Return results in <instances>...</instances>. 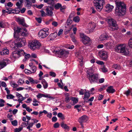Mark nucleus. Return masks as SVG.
<instances>
[{
    "mask_svg": "<svg viewBox=\"0 0 132 132\" xmlns=\"http://www.w3.org/2000/svg\"><path fill=\"white\" fill-rule=\"evenodd\" d=\"M96 69L94 66H92L88 68L86 72L87 77L91 84L98 83L99 75L94 73Z\"/></svg>",
    "mask_w": 132,
    "mask_h": 132,
    "instance_id": "nucleus-1",
    "label": "nucleus"
},
{
    "mask_svg": "<svg viewBox=\"0 0 132 132\" xmlns=\"http://www.w3.org/2000/svg\"><path fill=\"white\" fill-rule=\"evenodd\" d=\"M111 1H114L116 5L115 10L116 14L118 16L124 15L126 12V5L123 2L119 1V0H110Z\"/></svg>",
    "mask_w": 132,
    "mask_h": 132,
    "instance_id": "nucleus-2",
    "label": "nucleus"
},
{
    "mask_svg": "<svg viewBox=\"0 0 132 132\" xmlns=\"http://www.w3.org/2000/svg\"><path fill=\"white\" fill-rule=\"evenodd\" d=\"M116 52L118 53H123L125 55H127L129 53V51L127 48L124 44L118 45L114 48Z\"/></svg>",
    "mask_w": 132,
    "mask_h": 132,
    "instance_id": "nucleus-3",
    "label": "nucleus"
},
{
    "mask_svg": "<svg viewBox=\"0 0 132 132\" xmlns=\"http://www.w3.org/2000/svg\"><path fill=\"white\" fill-rule=\"evenodd\" d=\"M108 23L109 24L108 29L111 31L117 30L118 29V27L116 21L113 19H109Z\"/></svg>",
    "mask_w": 132,
    "mask_h": 132,
    "instance_id": "nucleus-4",
    "label": "nucleus"
},
{
    "mask_svg": "<svg viewBox=\"0 0 132 132\" xmlns=\"http://www.w3.org/2000/svg\"><path fill=\"white\" fill-rule=\"evenodd\" d=\"M28 46L31 49L34 50L39 48L41 46V44L37 40H34L29 43Z\"/></svg>",
    "mask_w": 132,
    "mask_h": 132,
    "instance_id": "nucleus-5",
    "label": "nucleus"
},
{
    "mask_svg": "<svg viewBox=\"0 0 132 132\" xmlns=\"http://www.w3.org/2000/svg\"><path fill=\"white\" fill-rule=\"evenodd\" d=\"M16 47H21L27 44L25 38H16Z\"/></svg>",
    "mask_w": 132,
    "mask_h": 132,
    "instance_id": "nucleus-6",
    "label": "nucleus"
},
{
    "mask_svg": "<svg viewBox=\"0 0 132 132\" xmlns=\"http://www.w3.org/2000/svg\"><path fill=\"white\" fill-rule=\"evenodd\" d=\"M80 36L82 38V42L84 44H88L89 45L92 43L91 39L84 34L82 33L80 34Z\"/></svg>",
    "mask_w": 132,
    "mask_h": 132,
    "instance_id": "nucleus-7",
    "label": "nucleus"
},
{
    "mask_svg": "<svg viewBox=\"0 0 132 132\" xmlns=\"http://www.w3.org/2000/svg\"><path fill=\"white\" fill-rule=\"evenodd\" d=\"M49 34L48 29L44 28L39 31L38 35L39 38H44L47 37Z\"/></svg>",
    "mask_w": 132,
    "mask_h": 132,
    "instance_id": "nucleus-8",
    "label": "nucleus"
},
{
    "mask_svg": "<svg viewBox=\"0 0 132 132\" xmlns=\"http://www.w3.org/2000/svg\"><path fill=\"white\" fill-rule=\"evenodd\" d=\"M104 0H97L94 2L95 6L98 11H100L102 9L103 5L104 3Z\"/></svg>",
    "mask_w": 132,
    "mask_h": 132,
    "instance_id": "nucleus-9",
    "label": "nucleus"
},
{
    "mask_svg": "<svg viewBox=\"0 0 132 132\" xmlns=\"http://www.w3.org/2000/svg\"><path fill=\"white\" fill-rule=\"evenodd\" d=\"M24 53V51L22 49L15 51L12 52V56L15 59L19 58Z\"/></svg>",
    "mask_w": 132,
    "mask_h": 132,
    "instance_id": "nucleus-10",
    "label": "nucleus"
},
{
    "mask_svg": "<svg viewBox=\"0 0 132 132\" xmlns=\"http://www.w3.org/2000/svg\"><path fill=\"white\" fill-rule=\"evenodd\" d=\"M54 10L53 6H49L46 7V9L45 10L47 16H52L53 15V11Z\"/></svg>",
    "mask_w": 132,
    "mask_h": 132,
    "instance_id": "nucleus-11",
    "label": "nucleus"
},
{
    "mask_svg": "<svg viewBox=\"0 0 132 132\" xmlns=\"http://www.w3.org/2000/svg\"><path fill=\"white\" fill-rule=\"evenodd\" d=\"M55 53L60 55V57H66L69 54L68 51H65L63 49H60L58 51H55Z\"/></svg>",
    "mask_w": 132,
    "mask_h": 132,
    "instance_id": "nucleus-12",
    "label": "nucleus"
},
{
    "mask_svg": "<svg viewBox=\"0 0 132 132\" xmlns=\"http://www.w3.org/2000/svg\"><path fill=\"white\" fill-rule=\"evenodd\" d=\"M95 27L94 23H93L92 22L89 23L88 29L85 31L86 32L87 34L90 33L91 32L93 31Z\"/></svg>",
    "mask_w": 132,
    "mask_h": 132,
    "instance_id": "nucleus-13",
    "label": "nucleus"
},
{
    "mask_svg": "<svg viewBox=\"0 0 132 132\" xmlns=\"http://www.w3.org/2000/svg\"><path fill=\"white\" fill-rule=\"evenodd\" d=\"M99 55L102 59L105 61H106L108 57L107 53L105 51H101L100 52Z\"/></svg>",
    "mask_w": 132,
    "mask_h": 132,
    "instance_id": "nucleus-14",
    "label": "nucleus"
},
{
    "mask_svg": "<svg viewBox=\"0 0 132 132\" xmlns=\"http://www.w3.org/2000/svg\"><path fill=\"white\" fill-rule=\"evenodd\" d=\"M17 20L19 24H21L24 27H27V25L25 23V20L23 18H18Z\"/></svg>",
    "mask_w": 132,
    "mask_h": 132,
    "instance_id": "nucleus-15",
    "label": "nucleus"
},
{
    "mask_svg": "<svg viewBox=\"0 0 132 132\" xmlns=\"http://www.w3.org/2000/svg\"><path fill=\"white\" fill-rule=\"evenodd\" d=\"M88 120V117L85 115L82 116L79 118L78 120L79 123H84L86 122Z\"/></svg>",
    "mask_w": 132,
    "mask_h": 132,
    "instance_id": "nucleus-16",
    "label": "nucleus"
},
{
    "mask_svg": "<svg viewBox=\"0 0 132 132\" xmlns=\"http://www.w3.org/2000/svg\"><path fill=\"white\" fill-rule=\"evenodd\" d=\"M7 43L9 44L10 47L12 49H15L16 47V40H11L7 42Z\"/></svg>",
    "mask_w": 132,
    "mask_h": 132,
    "instance_id": "nucleus-17",
    "label": "nucleus"
},
{
    "mask_svg": "<svg viewBox=\"0 0 132 132\" xmlns=\"http://www.w3.org/2000/svg\"><path fill=\"white\" fill-rule=\"evenodd\" d=\"M108 37L106 34H103L101 35L98 39V40L101 41L107 39Z\"/></svg>",
    "mask_w": 132,
    "mask_h": 132,
    "instance_id": "nucleus-18",
    "label": "nucleus"
},
{
    "mask_svg": "<svg viewBox=\"0 0 132 132\" xmlns=\"http://www.w3.org/2000/svg\"><path fill=\"white\" fill-rule=\"evenodd\" d=\"M22 29V28H20L19 27L14 28V36L15 38H17L15 36V34L16 33H21V30Z\"/></svg>",
    "mask_w": 132,
    "mask_h": 132,
    "instance_id": "nucleus-19",
    "label": "nucleus"
},
{
    "mask_svg": "<svg viewBox=\"0 0 132 132\" xmlns=\"http://www.w3.org/2000/svg\"><path fill=\"white\" fill-rule=\"evenodd\" d=\"M105 8L106 11L109 12L112 11V9L114 8V6L109 4H108L106 5Z\"/></svg>",
    "mask_w": 132,
    "mask_h": 132,
    "instance_id": "nucleus-20",
    "label": "nucleus"
},
{
    "mask_svg": "<svg viewBox=\"0 0 132 132\" xmlns=\"http://www.w3.org/2000/svg\"><path fill=\"white\" fill-rule=\"evenodd\" d=\"M106 91L108 93H113L115 92V90L113 88V87L112 86H110L108 87Z\"/></svg>",
    "mask_w": 132,
    "mask_h": 132,
    "instance_id": "nucleus-21",
    "label": "nucleus"
},
{
    "mask_svg": "<svg viewBox=\"0 0 132 132\" xmlns=\"http://www.w3.org/2000/svg\"><path fill=\"white\" fill-rule=\"evenodd\" d=\"M90 96V94L89 92H86L84 93V97L83 99L85 102H87V100H88Z\"/></svg>",
    "mask_w": 132,
    "mask_h": 132,
    "instance_id": "nucleus-22",
    "label": "nucleus"
},
{
    "mask_svg": "<svg viewBox=\"0 0 132 132\" xmlns=\"http://www.w3.org/2000/svg\"><path fill=\"white\" fill-rule=\"evenodd\" d=\"M20 34L21 35L23 36H27L28 34V32L26 29L25 28H22Z\"/></svg>",
    "mask_w": 132,
    "mask_h": 132,
    "instance_id": "nucleus-23",
    "label": "nucleus"
},
{
    "mask_svg": "<svg viewBox=\"0 0 132 132\" xmlns=\"http://www.w3.org/2000/svg\"><path fill=\"white\" fill-rule=\"evenodd\" d=\"M0 53L2 55H6L9 53V51L7 48H4L2 51L0 52Z\"/></svg>",
    "mask_w": 132,
    "mask_h": 132,
    "instance_id": "nucleus-24",
    "label": "nucleus"
},
{
    "mask_svg": "<svg viewBox=\"0 0 132 132\" xmlns=\"http://www.w3.org/2000/svg\"><path fill=\"white\" fill-rule=\"evenodd\" d=\"M22 55L24 56L25 58L23 60V62L26 61L27 60H28L29 58L31 57V55L30 54H27L24 51V53L22 54Z\"/></svg>",
    "mask_w": 132,
    "mask_h": 132,
    "instance_id": "nucleus-25",
    "label": "nucleus"
},
{
    "mask_svg": "<svg viewBox=\"0 0 132 132\" xmlns=\"http://www.w3.org/2000/svg\"><path fill=\"white\" fill-rule=\"evenodd\" d=\"M41 83L43 84L44 88V89H46L47 88L48 86V84L44 79L42 80Z\"/></svg>",
    "mask_w": 132,
    "mask_h": 132,
    "instance_id": "nucleus-26",
    "label": "nucleus"
},
{
    "mask_svg": "<svg viewBox=\"0 0 132 132\" xmlns=\"http://www.w3.org/2000/svg\"><path fill=\"white\" fill-rule=\"evenodd\" d=\"M61 126L63 128L65 129L68 130L69 129V126L67 125L64 123L63 122H62L61 124Z\"/></svg>",
    "mask_w": 132,
    "mask_h": 132,
    "instance_id": "nucleus-27",
    "label": "nucleus"
},
{
    "mask_svg": "<svg viewBox=\"0 0 132 132\" xmlns=\"http://www.w3.org/2000/svg\"><path fill=\"white\" fill-rule=\"evenodd\" d=\"M6 65V63L3 61L0 62V69L3 68Z\"/></svg>",
    "mask_w": 132,
    "mask_h": 132,
    "instance_id": "nucleus-28",
    "label": "nucleus"
},
{
    "mask_svg": "<svg viewBox=\"0 0 132 132\" xmlns=\"http://www.w3.org/2000/svg\"><path fill=\"white\" fill-rule=\"evenodd\" d=\"M27 2L26 4L27 7H28V9H30V7L32 6V3L29 0H26Z\"/></svg>",
    "mask_w": 132,
    "mask_h": 132,
    "instance_id": "nucleus-29",
    "label": "nucleus"
},
{
    "mask_svg": "<svg viewBox=\"0 0 132 132\" xmlns=\"http://www.w3.org/2000/svg\"><path fill=\"white\" fill-rule=\"evenodd\" d=\"M62 6V5L60 3H57L55 5L54 7L55 9L58 10Z\"/></svg>",
    "mask_w": 132,
    "mask_h": 132,
    "instance_id": "nucleus-30",
    "label": "nucleus"
},
{
    "mask_svg": "<svg viewBox=\"0 0 132 132\" xmlns=\"http://www.w3.org/2000/svg\"><path fill=\"white\" fill-rule=\"evenodd\" d=\"M44 1L45 3H46L52 5V6L53 4V2L52 0H44Z\"/></svg>",
    "mask_w": 132,
    "mask_h": 132,
    "instance_id": "nucleus-31",
    "label": "nucleus"
},
{
    "mask_svg": "<svg viewBox=\"0 0 132 132\" xmlns=\"http://www.w3.org/2000/svg\"><path fill=\"white\" fill-rule=\"evenodd\" d=\"M11 86L13 88H15L18 86V85L13 81H11L10 82Z\"/></svg>",
    "mask_w": 132,
    "mask_h": 132,
    "instance_id": "nucleus-32",
    "label": "nucleus"
},
{
    "mask_svg": "<svg viewBox=\"0 0 132 132\" xmlns=\"http://www.w3.org/2000/svg\"><path fill=\"white\" fill-rule=\"evenodd\" d=\"M113 67L115 69L118 70H120L121 69V67L119 64H114L113 66Z\"/></svg>",
    "mask_w": 132,
    "mask_h": 132,
    "instance_id": "nucleus-33",
    "label": "nucleus"
},
{
    "mask_svg": "<svg viewBox=\"0 0 132 132\" xmlns=\"http://www.w3.org/2000/svg\"><path fill=\"white\" fill-rule=\"evenodd\" d=\"M80 20V18L79 16H77L74 17L73 18V21L75 22H78Z\"/></svg>",
    "mask_w": 132,
    "mask_h": 132,
    "instance_id": "nucleus-34",
    "label": "nucleus"
},
{
    "mask_svg": "<svg viewBox=\"0 0 132 132\" xmlns=\"http://www.w3.org/2000/svg\"><path fill=\"white\" fill-rule=\"evenodd\" d=\"M78 59L79 60L78 61L80 63V66H82L83 63V58L82 57V56H80V58H79Z\"/></svg>",
    "mask_w": 132,
    "mask_h": 132,
    "instance_id": "nucleus-35",
    "label": "nucleus"
},
{
    "mask_svg": "<svg viewBox=\"0 0 132 132\" xmlns=\"http://www.w3.org/2000/svg\"><path fill=\"white\" fill-rule=\"evenodd\" d=\"M34 124V123L33 122L28 123V126L27 127V128L29 130H30V128L32 127Z\"/></svg>",
    "mask_w": 132,
    "mask_h": 132,
    "instance_id": "nucleus-36",
    "label": "nucleus"
},
{
    "mask_svg": "<svg viewBox=\"0 0 132 132\" xmlns=\"http://www.w3.org/2000/svg\"><path fill=\"white\" fill-rule=\"evenodd\" d=\"M28 79L30 81V82L31 84L35 83V80H34L31 77H28Z\"/></svg>",
    "mask_w": 132,
    "mask_h": 132,
    "instance_id": "nucleus-37",
    "label": "nucleus"
},
{
    "mask_svg": "<svg viewBox=\"0 0 132 132\" xmlns=\"http://www.w3.org/2000/svg\"><path fill=\"white\" fill-rule=\"evenodd\" d=\"M21 4L19 2H17L16 4V5L17 6L19 10H20L22 8V6L21 5Z\"/></svg>",
    "mask_w": 132,
    "mask_h": 132,
    "instance_id": "nucleus-38",
    "label": "nucleus"
},
{
    "mask_svg": "<svg viewBox=\"0 0 132 132\" xmlns=\"http://www.w3.org/2000/svg\"><path fill=\"white\" fill-rule=\"evenodd\" d=\"M11 123L12 125L14 126H16L18 125V122L16 120L11 121Z\"/></svg>",
    "mask_w": 132,
    "mask_h": 132,
    "instance_id": "nucleus-39",
    "label": "nucleus"
},
{
    "mask_svg": "<svg viewBox=\"0 0 132 132\" xmlns=\"http://www.w3.org/2000/svg\"><path fill=\"white\" fill-rule=\"evenodd\" d=\"M14 97V96L11 94H8L6 96V98L7 99H13Z\"/></svg>",
    "mask_w": 132,
    "mask_h": 132,
    "instance_id": "nucleus-40",
    "label": "nucleus"
},
{
    "mask_svg": "<svg viewBox=\"0 0 132 132\" xmlns=\"http://www.w3.org/2000/svg\"><path fill=\"white\" fill-rule=\"evenodd\" d=\"M71 100L73 101V103H76L78 102V99L75 97H72Z\"/></svg>",
    "mask_w": 132,
    "mask_h": 132,
    "instance_id": "nucleus-41",
    "label": "nucleus"
},
{
    "mask_svg": "<svg viewBox=\"0 0 132 132\" xmlns=\"http://www.w3.org/2000/svg\"><path fill=\"white\" fill-rule=\"evenodd\" d=\"M131 92V91L129 89L125 92L124 93V94H125L127 96H129L130 93Z\"/></svg>",
    "mask_w": 132,
    "mask_h": 132,
    "instance_id": "nucleus-42",
    "label": "nucleus"
},
{
    "mask_svg": "<svg viewBox=\"0 0 132 132\" xmlns=\"http://www.w3.org/2000/svg\"><path fill=\"white\" fill-rule=\"evenodd\" d=\"M24 81L23 79H19L18 81V83L19 85L23 84L24 83Z\"/></svg>",
    "mask_w": 132,
    "mask_h": 132,
    "instance_id": "nucleus-43",
    "label": "nucleus"
},
{
    "mask_svg": "<svg viewBox=\"0 0 132 132\" xmlns=\"http://www.w3.org/2000/svg\"><path fill=\"white\" fill-rule=\"evenodd\" d=\"M24 72L27 75H29L32 73V72L31 70L27 69L24 70Z\"/></svg>",
    "mask_w": 132,
    "mask_h": 132,
    "instance_id": "nucleus-44",
    "label": "nucleus"
},
{
    "mask_svg": "<svg viewBox=\"0 0 132 132\" xmlns=\"http://www.w3.org/2000/svg\"><path fill=\"white\" fill-rule=\"evenodd\" d=\"M23 129L22 127H20L18 128H16L14 129L15 132H19L21 131Z\"/></svg>",
    "mask_w": 132,
    "mask_h": 132,
    "instance_id": "nucleus-45",
    "label": "nucleus"
},
{
    "mask_svg": "<svg viewBox=\"0 0 132 132\" xmlns=\"http://www.w3.org/2000/svg\"><path fill=\"white\" fill-rule=\"evenodd\" d=\"M36 96L38 98H40L43 97H45V95L44 94H38Z\"/></svg>",
    "mask_w": 132,
    "mask_h": 132,
    "instance_id": "nucleus-46",
    "label": "nucleus"
},
{
    "mask_svg": "<svg viewBox=\"0 0 132 132\" xmlns=\"http://www.w3.org/2000/svg\"><path fill=\"white\" fill-rule=\"evenodd\" d=\"M31 69L32 70V73H35L36 71L37 68L36 66H34L32 67V68H31Z\"/></svg>",
    "mask_w": 132,
    "mask_h": 132,
    "instance_id": "nucleus-47",
    "label": "nucleus"
},
{
    "mask_svg": "<svg viewBox=\"0 0 132 132\" xmlns=\"http://www.w3.org/2000/svg\"><path fill=\"white\" fill-rule=\"evenodd\" d=\"M96 63L97 64L100 65H103L104 64V63L103 62L100 60L97 61Z\"/></svg>",
    "mask_w": 132,
    "mask_h": 132,
    "instance_id": "nucleus-48",
    "label": "nucleus"
},
{
    "mask_svg": "<svg viewBox=\"0 0 132 132\" xmlns=\"http://www.w3.org/2000/svg\"><path fill=\"white\" fill-rule=\"evenodd\" d=\"M72 20L71 19L70 16H69V18L68 19L67 21V24L68 25H69V24L71 23H72Z\"/></svg>",
    "mask_w": 132,
    "mask_h": 132,
    "instance_id": "nucleus-49",
    "label": "nucleus"
},
{
    "mask_svg": "<svg viewBox=\"0 0 132 132\" xmlns=\"http://www.w3.org/2000/svg\"><path fill=\"white\" fill-rule=\"evenodd\" d=\"M128 45L130 47L132 48V38L130 39L128 42Z\"/></svg>",
    "mask_w": 132,
    "mask_h": 132,
    "instance_id": "nucleus-50",
    "label": "nucleus"
},
{
    "mask_svg": "<svg viewBox=\"0 0 132 132\" xmlns=\"http://www.w3.org/2000/svg\"><path fill=\"white\" fill-rule=\"evenodd\" d=\"M57 116L59 118H61L62 119L64 118V116L62 113H59L57 114Z\"/></svg>",
    "mask_w": 132,
    "mask_h": 132,
    "instance_id": "nucleus-51",
    "label": "nucleus"
},
{
    "mask_svg": "<svg viewBox=\"0 0 132 132\" xmlns=\"http://www.w3.org/2000/svg\"><path fill=\"white\" fill-rule=\"evenodd\" d=\"M40 12L41 13V15L42 16H45L47 15L46 13H45L43 10H41Z\"/></svg>",
    "mask_w": 132,
    "mask_h": 132,
    "instance_id": "nucleus-52",
    "label": "nucleus"
},
{
    "mask_svg": "<svg viewBox=\"0 0 132 132\" xmlns=\"http://www.w3.org/2000/svg\"><path fill=\"white\" fill-rule=\"evenodd\" d=\"M102 71L104 72H106L108 71L107 69L104 66V65L102 68Z\"/></svg>",
    "mask_w": 132,
    "mask_h": 132,
    "instance_id": "nucleus-53",
    "label": "nucleus"
},
{
    "mask_svg": "<svg viewBox=\"0 0 132 132\" xmlns=\"http://www.w3.org/2000/svg\"><path fill=\"white\" fill-rule=\"evenodd\" d=\"M49 73L50 75L52 77H55L56 76V74L54 72H50Z\"/></svg>",
    "mask_w": 132,
    "mask_h": 132,
    "instance_id": "nucleus-54",
    "label": "nucleus"
},
{
    "mask_svg": "<svg viewBox=\"0 0 132 132\" xmlns=\"http://www.w3.org/2000/svg\"><path fill=\"white\" fill-rule=\"evenodd\" d=\"M43 113H44L45 114H46L48 112L46 110H44L43 111H40L39 112V116L40 117V116H41L42 115H41V114Z\"/></svg>",
    "mask_w": 132,
    "mask_h": 132,
    "instance_id": "nucleus-55",
    "label": "nucleus"
},
{
    "mask_svg": "<svg viewBox=\"0 0 132 132\" xmlns=\"http://www.w3.org/2000/svg\"><path fill=\"white\" fill-rule=\"evenodd\" d=\"M35 19L38 23H40L41 22L42 20L41 18H36Z\"/></svg>",
    "mask_w": 132,
    "mask_h": 132,
    "instance_id": "nucleus-56",
    "label": "nucleus"
},
{
    "mask_svg": "<svg viewBox=\"0 0 132 132\" xmlns=\"http://www.w3.org/2000/svg\"><path fill=\"white\" fill-rule=\"evenodd\" d=\"M59 124L58 122H56L54 124V127L55 128H57L59 127Z\"/></svg>",
    "mask_w": 132,
    "mask_h": 132,
    "instance_id": "nucleus-57",
    "label": "nucleus"
},
{
    "mask_svg": "<svg viewBox=\"0 0 132 132\" xmlns=\"http://www.w3.org/2000/svg\"><path fill=\"white\" fill-rule=\"evenodd\" d=\"M90 10L92 11V13H95L96 12V11L94 7H91Z\"/></svg>",
    "mask_w": 132,
    "mask_h": 132,
    "instance_id": "nucleus-58",
    "label": "nucleus"
},
{
    "mask_svg": "<svg viewBox=\"0 0 132 132\" xmlns=\"http://www.w3.org/2000/svg\"><path fill=\"white\" fill-rule=\"evenodd\" d=\"M28 123H26L25 122H22L21 126L22 127H25L27 126L28 125Z\"/></svg>",
    "mask_w": 132,
    "mask_h": 132,
    "instance_id": "nucleus-59",
    "label": "nucleus"
},
{
    "mask_svg": "<svg viewBox=\"0 0 132 132\" xmlns=\"http://www.w3.org/2000/svg\"><path fill=\"white\" fill-rule=\"evenodd\" d=\"M79 94L80 95H83L84 94V90L82 89H80V90L79 91Z\"/></svg>",
    "mask_w": 132,
    "mask_h": 132,
    "instance_id": "nucleus-60",
    "label": "nucleus"
},
{
    "mask_svg": "<svg viewBox=\"0 0 132 132\" xmlns=\"http://www.w3.org/2000/svg\"><path fill=\"white\" fill-rule=\"evenodd\" d=\"M57 120V118L55 117H53L52 118V121L53 122H56Z\"/></svg>",
    "mask_w": 132,
    "mask_h": 132,
    "instance_id": "nucleus-61",
    "label": "nucleus"
},
{
    "mask_svg": "<svg viewBox=\"0 0 132 132\" xmlns=\"http://www.w3.org/2000/svg\"><path fill=\"white\" fill-rule=\"evenodd\" d=\"M65 99V101L67 103L69 101V96H66Z\"/></svg>",
    "mask_w": 132,
    "mask_h": 132,
    "instance_id": "nucleus-62",
    "label": "nucleus"
},
{
    "mask_svg": "<svg viewBox=\"0 0 132 132\" xmlns=\"http://www.w3.org/2000/svg\"><path fill=\"white\" fill-rule=\"evenodd\" d=\"M105 88V87L104 86H103L101 87L100 88L98 89V90L99 92H101L102 90H104Z\"/></svg>",
    "mask_w": 132,
    "mask_h": 132,
    "instance_id": "nucleus-63",
    "label": "nucleus"
},
{
    "mask_svg": "<svg viewBox=\"0 0 132 132\" xmlns=\"http://www.w3.org/2000/svg\"><path fill=\"white\" fill-rule=\"evenodd\" d=\"M52 25L54 27H56L58 25L57 23L55 21H53L52 23Z\"/></svg>",
    "mask_w": 132,
    "mask_h": 132,
    "instance_id": "nucleus-64",
    "label": "nucleus"
}]
</instances>
